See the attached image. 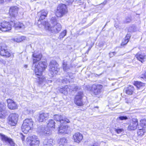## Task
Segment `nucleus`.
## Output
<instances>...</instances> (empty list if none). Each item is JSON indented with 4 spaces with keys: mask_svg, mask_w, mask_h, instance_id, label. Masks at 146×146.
<instances>
[{
    "mask_svg": "<svg viewBox=\"0 0 146 146\" xmlns=\"http://www.w3.org/2000/svg\"><path fill=\"white\" fill-rule=\"evenodd\" d=\"M66 139L65 138H61L59 141H58V143L60 145H63L66 142Z\"/></svg>",
    "mask_w": 146,
    "mask_h": 146,
    "instance_id": "nucleus-34",
    "label": "nucleus"
},
{
    "mask_svg": "<svg viewBox=\"0 0 146 146\" xmlns=\"http://www.w3.org/2000/svg\"><path fill=\"white\" fill-rule=\"evenodd\" d=\"M116 54L115 52H110L109 53V56L110 58L113 57Z\"/></svg>",
    "mask_w": 146,
    "mask_h": 146,
    "instance_id": "nucleus-44",
    "label": "nucleus"
},
{
    "mask_svg": "<svg viewBox=\"0 0 146 146\" xmlns=\"http://www.w3.org/2000/svg\"><path fill=\"white\" fill-rule=\"evenodd\" d=\"M130 36L129 35L127 34L126 35L125 38H128V40H129V38H130Z\"/></svg>",
    "mask_w": 146,
    "mask_h": 146,
    "instance_id": "nucleus-48",
    "label": "nucleus"
},
{
    "mask_svg": "<svg viewBox=\"0 0 146 146\" xmlns=\"http://www.w3.org/2000/svg\"><path fill=\"white\" fill-rule=\"evenodd\" d=\"M7 106L8 108L11 110H14L17 108L16 103L11 99H8L7 100Z\"/></svg>",
    "mask_w": 146,
    "mask_h": 146,
    "instance_id": "nucleus-17",
    "label": "nucleus"
},
{
    "mask_svg": "<svg viewBox=\"0 0 146 146\" xmlns=\"http://www.w3.org/2000/svg\"><path fill=\"white\" fill-rule=\"evenodd\" d=\"M7 46L5 44L2 43L1 44L0 47V55L6 58H9L11 56V54L7 49Z\"/></svg>",
    "mask_w": 146,
    "mask_h": 146,
    "instance_id": "nucleus-9",
    "label": "nucleus"
},
{
    "mask_svg": "<svg viewBox=\"0 0 146 146\" xmlns=\"http://www.w3.org/2000/svg\"><path fill=\"white\" fill-rule=\"evenodd\" d=\"M42 23L46 29L48 30L52 33H57L61 30V26L60 23H57L52 27L50 26V24L48 22L43 21Z\"/></svg>",
    "mask_w": 146,
    "mask_h": 146,
    "instance_id": "nucleus-2",
    "label": "nucleus"
},
{
    "mask_svg": "<svg viewBox=\"0 0 146 146\" xmlns=\"http://www.w3.org/2000/svg\"><path fill=\"white\" fill-rule=\"evenodd\" d=\"M68 12L66 6L63 4H59L58 6L56 12V15L58 17H61Z\"/></svg>",
    "mask_w": 146,
    "mask_h": 146,
    "instance_id": "nucleus-3",
    "label": "nucleus"
},
{
    "mask_svg": "<svg viewBox=\"0 0 146 146\" xmlns=\"http://www.w3.org/2000/svg\"><path fill=\"white\" fill-rule=\"evenodd\" d=\"M13 20H11L10 22L3 21L0 23V30L2 31L5 32L10 30L13 25Z\"/></svg>",
    "mask_w": 146,
    "mask_h": 146,
    "instance_id": "nucleus-5",
    "label": "nucleus"
},
{
    "mask_svg": "<svg viewBox=\"0 0 146 146\" xmlns=\"http://www.w3.org/2000/svg\"><path fill=\"white\" fill-rule=\"evenodd\" d=\"M13 23L14 25L13 26H14L15 28L17 29H23L24 28V26L23 23L20 22L15 23V21L13 20Z\"/></svg>",
    "mask_w": 146,
    "mask_h": 146,
    "instance_id": "nucleus-28",
    "label": "nucleus"
},
{
    "mask_svg": "<svg viewBox=\"0 0 146 146\" xmlns=\"http://www.w3.org/2000/svg\"><path fill=\"white\" fill-rule=\"evenodd\" d=\"M134 89L133 86H129L125 88L124 90V91H125L126 93L129 95H131L133 92Z\"/></svg>",
    "mask_w": 146,
    "mask_h": 146,
    "instance_id": "nucleus-25",
    "label": "nucleus"
},
{
    "mask_svg": "<svg viewBox=\"0 0 146 146\" xmlns=\"http://www.w3.org/2000/svg\"><path fill=\"white\" fill-rule=\"evenodd\" d=\"M68 87L70 88L69 92H72V91H76L78 89V87L74 84L69 85Z\"/></svg>",
    "mask_w": 146,
    "mask_h": 146,
    "instance_id": "nucleus-30",
    "label": "nucleus"
},
{
    "mask_svg": "<svg viewBox=\"0 0 146 146\" xmlns=\"http://www.w3.org/2000/svg\"><path fill=\"white\" fill-rule=\"evenodd\" d=\"M131 21V19L130 17H126L125 22V23H130Z\"/></svg>",
    "mask_w": 146,
    "mask_h": 146,
    "instance_id": "nucleus-43",
    "label": "nucleus"
},
{
    "mask_svg": "<svg viewBox=\"0 0 146 146\" xmlns=\"http://www.w3.org/2000/svg\"><path fill=\"white\" fill-rule=\"evenodd\" d=\"M102 88L101 85L94 84L92 86L91 91L95 95L101 93Z\"/></svg>",
    "mask_w": 146,
    "mask_h": 146,
    "instance_id": "nucleus-12",
    "label": "nucleus"
},
{
    "mask_svg": "<svg viewBox=\"0 0 146 146\" xmlns=\"http://www.w3.org/2000/svg\"><path fill=\"white\" fill-rule=\"evenodd\" d=\"M48 13V11L44 10H42L38 13V15L40 17L37 22V24L39 27L41 28L42 27L40 25L43 26L42 23V21H45L43 20L46 17Z\"/></svg>",
    "mask_w": 146,
    "mask_h": 146,
    "instance_id": "nucleus-8",
    "label": "nucleus"
},
{
    "mask_svg": "<svg viewBox=\"0 0 146 146\" xmlns=\"http://www.w3.org/2000/svg\"><path fill=\"white\" fill-rule=\"evenodd\" d=\"M20 39H21V41L23 40H25L26 38L24 36H20Z\"/></svg>",
    "mask_w": 146,
    "mask_h": 146,
    "instance_id": "nucleus-45",
    "label": "nucleus"
},
{
    "mask_svg": "<svg viewBox=\"0 0 146 146\" xmlns=\"http://www.w3.org/2000/svg\"><path fill=\"white\" fill-rule=\"evenodd\" d=\"M145 133L144 130L143 128L141 129H139L137 131V134L139 136H143Z\"/></svg>",
    "mask_w": 146,
    "mask_h": 146,
    "instance_id": "nucleus-32",
    "label": "nucleus"
},
{
    "mask_svg": "<svg viewBox=\"0 0 146 146\" xmlns=\"http://www.w3.org/2000/svg\"><path fill=\"white\" fill-rule=\"evenodd\" d=\"M12 40L15 42H19L21 41V39L20 38V36L16 37L12 39Z\"/></svg>",
    "mask_w": 146,
    "mask_h": 146,
    "instance_id": "nucleus-38",
    "label": "nucleus"
},
{
    "mask_svg": "<svg viewBox=\"0 0 146 146\" xmlns=\"http://www.w3.org/2000/svg\"><path fill=\"white\" fill-rule=\"evenodd\" d=\"M66 123H62V124H61L60 126L59 127V133H66L68 126L66 125Z\"/></svg>",
    "mask_w": 146,
    "mask_h": 146,
    "instance_id": "nucleus-22",
    "label": "nucleus"
},
{
    "mask_svg": "<svg viewBox=\"0 0 146 146\" xmlns=\"http://www.w3.org/2000/svg\"><path fill=\"white\" fill-rule=\"evenodd\" d=\"M0 139L3 143L8 144L10 146H14L15 143L13 140L4 135L0 133Z\"/></svg>",
    "mask_w": 146,
    "mask_h": 146,
    "instance_id": "nucleus-10",
    "label": "nucleus"
},
{
    "mask_svg": "<svg viewBox=\"0 0 146 146\" xmlns=\"http://www.w3.org/2000/svg\"><path fill=\"white\" fill-rule=\"evenodd\" d=\"M58 64L57 62L54 60L51 61L49 65V74L52 77H54L58 73Z\"/></svg>",
    "mask_w": 146,
    "mask_h": 146,
    "instance_id": "nucleus-4",
    "label": "nucleus"
},
{
    "mask_svg": "<svg viewBox=\"0 0 146 146\" xmlns=\"http://www.w3.org/2000/svg\"><path fill=\"white\" fill-rule=\"evenodd\" d=\"M115 27H116V28H118V25H117V23H115Z\"/></svg>",
    "mask_w": 146,
    "mask_h": 146,
    "instance_id": "nucleus-50",
    "label": "nucleus"
},
{
    "mask_svg": "<svg viewBox=\"0 0 146 146\" xmlns=\"http://www.w3.org/2000/svg\"><path fill=\"white\" fill-rule=\"evenodd\" d=\"M6 105L4 103L0 104V118H4L6 115Z\"/></svg>",
    "mask_w": 146,
    "mask_h": 146,
    "instance_id": "nucleus-16",
    "label": "nucleus"
},
{
    "mask_svg": "<svg viewBox=\"0 0 146 146\" xmlns=\"http://www.w3.org/2000/svg\"><path fill=\"white\" fill-rule=\"evenodd\" d=\"M123 131V130L122 129H115V131H116V132L118 134H119V133H121V132Z\"/></svg>",
    "mask_w": 146,
    "mask_h": 146,
    "instance_id": "nucleus-42",
    "label": "nucleus"
},
{
    "mask_svg": "<svg viewBox=\"0 0 146 146\" xmlns=\"http://www.w3.org/2000/svg\"><path fill=\"white\" fill-rule=\"evenodd\" d=\"M128 38H125L122 40V42L121 44V46H124L128 42Z\"/></svg>",
    "mask_w": 146,
    "mask_h": 146,
    "instance_id": "nucleus-39",
    "label": "nucleus"
},
{
    "mask_svg": "<svg viewBox=\"0 0 146 146\" xmlns=\"http://www.w3.org/2000/svg\"><path fill=\"white\" fill-rule=\"evenodd\" d=\"M30 146H38L39 143V141L37 136L35 135H33L29 137Z\"/></svg>",
    "mask_w": 146,
    "mask_h": 146,
    "instance_id": "nucleus-15",
    "label": "nucleus"
},
{
    "mask_svg": "<svg viewBox=\"0 0 146 146\" xmlns=\"http://www.w3.org/2000/svg\"><path fill=\"white\" fill-rule=\"evenodd\" d=\"M24 113L26 115L30 114L33 113V111L32 110H30V109H27L25 111Z\"/></svg>",
    "mask_w": 146,
    "mask_h": 146,
    "instance_id": "nucleus-37",
    "label": "nucleus"
},
{
    "mask_svg": "<svg viewBox=\"0 0 146 146\" xmlns=\"http://www.w3.org/2000/svg\"><path fill=\"white\" fill-rule=\"evenodd\" d=\"M54 118L55 120L60 122L61 124L68 123L70 122L69 120L66 118L65 116L61 115H55Z\"/></svg>",
    "mask_w": 146,
    "mask_h": 146,
    "instance_id": "nucleus-14",
    "label": "nucleus"
},
{
    "mask_svg": "<svg viewBox=\"0 0 146 146\" xmlns=\"http://www.w3.org/2000/svg\"><path fill=\"white\" fill-rule=\"evenodd\" d=\"M63 67L64 70L66 71L67 70V64L66 62H63Z\"/></svg>",
    "mask_w": 146,
    "mask_h": 146,
    "instance_id": "nucleus-41",
    "label": "nucleus"
},
{
    "mask_svg": "<svg viewBox=\"0 0 146 146\" xmlns=\"http://www.w3.org/2000/svg\"><path fill=\"white\" fill-rule=\"evenodd\" d=\"M34 57L33 59V66H35V69L34 72L36 77L38 79V82L40 84L45 80V79L41 77L42 75V72L46 67V63L45 62H40L38 64L36 62L41 60L42 56L41 54L36 55L35 53L33 54Z\"/></svg>",
    "mask_w": 146,
    "mask_h": 146,
    "instance_id": "nucleus-1",
    "label": "nucleus"
},
{
    "mask_svg": "<svg viewBox=\"0 0 146 146\" xmlns=\"http://www.w3.org/2000/svg\"><path fill=\"white\" fill-rule=\"evenodd\" d=\"M70 78L69 77H67L66 78H64L62 81V82H65L66 83H68V82H70Z\"/></svg>",
    "mask_w": 146,
    "mask_h": 146,
    "instance_id": "nucleus-40",
    "label": "nucleus"
},
{
    "mask_svg": "<svg viewBox=\"0 0 146 146\" xmlns=\"http://www.w3.org/2000/svg\"><path fill=\"white\" fill-rule=\"evenodd\" d=\"M33 128V127L26 125L24 123H23L22 124L21 127V129L23 131L24 133L26 134L30 132V131Z\"/></svg>",
    "mask_w": 146,
    "mask_h": 146,
    "instance_id": "nucleus-20",
    "label": "nucleus"
},
{
    "mask_svg": "<svg viewBox=\"0 0 146 146\" xmlns=\"http://www.w3.org/2000/svg\"><path fill=\"white\" fill-rule=\"evenodd\" d=\"M0 62L3 64H5L6 62L3 59H0Z\"/></svg>",
    "mask_w": 146,
    "mask_h": 146,
    "instance_id": "nucleus-47",
    "label": "nucleus"
},
{
    "mask_svg": "<svg viewBox=\"0 0 146 146\" xmlns=\"http://www.w3.org/2000/svg\"><path fill=\"white\" fill-rule=\"evenodd\" d=\"M128 119L127 117L126 116H121L118 117L117 119V120L119 121V120H126Z\"/></svg>",
    "mask_w": 146,
    "mask_h": 146,
    "instance_id": "nucleus-36",
    "label": "nucleus"
},
{
    "mask_svg": "<svg viewBox=\"0 0 146 146\" xmlns=\"http://www.w3.org/2000/svg\"><path fill=\"white\" fill-rule=\"evenodd\" d=\"M34 122L31 119H26L23 121V123L33 127Z\"/></svg>",
    "mask_w": 146,
    "mask_h": 146,
    "instance_id": "nucleus-29",
    "label": "nucleus"
},
{
    "mask_svg": "<svg viewBox=\"0 0 146 146\" xmlns=\"http://www.w3.org/2000/svg\"><path fill=\"white\" fill-rule=\"evenodd\" d=\"M27 66L26 65L25 66V68H27Z\"/></svg>",
    "mask_w": 146,
    "mask_h": 146,
    "instance_id": "nucleus-53",
    "label": "nucleus"
},
{
    "mask_svg": "<svg viewBox=\"0 0 146 146\" xmlns=\"http://www.w3.org/2000/svg\"><path fill=\"white\" fill-rule=\"evenodd\" d=\"M18 10V7L17 6L11 7L10 8L9 14L13 18L17 15Z\"/></svg>",
    "mask_w": 146,
    "mask_h": 146,
    "instance_id": "nucleus-18",
    "label": "nucleus"
},
{
    "mask_svg": "<svg viewBox=\"0 0 146 146\" xmlns=\"http://www.w3.org/2000/svg\"><path fill=\"white\" fill-rule=\"evenodd\" d=\"M134 84L137 87L138 89L143 90L145 89V84L141 82H135Z\"/></svg>",
    "mask_w": 146,
    "mask_h": 146,
    "instance_id": "nucleus-24",
    "label": "nucleus"
},
{
    "mask_svg": "<svg viewBox=\"0 0 146 146\" xmlns=\"http://www.w3.org/2000/svg\"><path fill=\"white\" fill-rule=\"evenodd\" d=\"M142 78H143L146 79V71L143 75H142Z\"/></svg>",
    "mask_w": 146,
    "mask_h": 146,
    "instance_id": "nucleus-46",
    "label": "nucleus"
},
{
    "mask_svg": "<svg viewBox=\"0 0 146 146\" xmlns=\"http://www.w3.org/2000/svg\"><path fill=\"white\" fill-rule=\"evenodd\" d=\"M37 133L40 136H47L51 134V131L48 128H45L43 125L39 126L37 129Z\"/></svg>",
    "mask_w": 146,
    "mask_h": 146,
    "instance_id": "nucleus-6",
    "label": "nucleus"
},
{
    "mask_svg": "<svg viewBox=\"0 0 146 146\" xmlns=\"http://www.w3.org/2000/svg\"><path fill=\"white\" fill-rule=\"evenodd\" d=\"M50 23L54 25H55L58 23H57L56 19L55 17H52L50 21Z\"/></svg>",
    "mask_w": 146,
    "mask_h": 146,
    "instance_id": "nucleus-35",
    "label": "nucleus"
},
{
    "mask_svg": "<svg viewBox=\"0 0 146 146\" xmlns=\"http://www.w3.org/2000/svg\"><path fill=\"white\" fill-rule=\"evenodd\" d=\"M54 141L51 139H45L43 141L44 146H52L54 144Z\"/></svg>",
    "mask_w": 146,
    "mask_h": 146,
    "instance_id": "nucleus-27",
    "label": "nucleus"
},
{
    "mask_svg": "<svg viewBox=\"0 0 146 146\" xmlns=\"http://www.w3.org/2000/svg\"><path fill=\"white\" fill-rule=\"evenodd\" d=\"M21 134L22 135V136L21 137L22 139V141L24 140L25 139V136L23 135L22 133H21Z\"/></svg>",
    "mask_w": 146,
    "mask_h": 146,
    "instance_id": "nucleus-49",
    "label": "nucleus"
},
{
    "mask_svg": "<svg viewBox=\"0 0 146 146\" xmlns=\"http://www.w3.org/2000/svg\"><path fill=\"white\" fill-rule=\"evenodd\" d=\"M137 59L141 62L144 61V60L146 58V56L144 54L138 53L136 55Z\"/></svg>",
    "mask_w": 146,
    "mask_h": 146,
    "instance_id": "nucleus-26",
    "label": "nucleus"
},
{
    "mask_svg": "<svg viewBox=\"0 0 146 146\" xmlns=\"http://www.w3.org/2000/svg\"><path fill=\"white\" fill-rule=\"evenodd\" d=\"M18 115L12 113L10 115L8 118V123L11 126H14L17 124L18 119Z\"/></svg>",
    "mask_w": 146,
    "mask_h": 146,
    "instance_id": "nucleus-7",
    "label": "nucleus"
},
{
    "mask_svg": "<svg viewBox=\"0 0 146 146\" xmlns=\"http://www.w3.org/2000/svg\"><path fill=\"white\" fill-rule=\"evenodd\" d=\"M83 97V93L82 92H78L76 96L74 102L78 106H81L83 104L82 99Z\"/></svg>",
    "mask_w": 146,
    "mask_h": 146,
    "instance_id": "nucleus-13",
    "label": "nucleus"
},
{
    "mask_svg": "<svg viewBox=\"0 0 146 146\" xmlns=\"http://www.w3.org/2000/svg\"><path fill=\"white\" fill-rule=\"evenodd\" d=\"M107 3V1H104L103 2V3L104 5L106 4Z\"/></svg>",
    "mask_w": 146,
    "mask_h": 146,
    "instance_id": "nucleus-52",
    "label": "nucleus"
},
{
    "mask_svg": "<svg viewBox=\"0 0 146 146\" xmlns=\"http://www.w3.org/2000/svg\"><path fill=\"white\" fill-rule=\"evenodd\" d=\"M138 125V120L136 118L132 119L127 127V129L129 131H133L136 130Z\"/></svg>",
    "mask_w": 146,
    "mask_h": 146,
    "instance_id": "nucleus-11",
    "label": "nucleus"
},
{
    "mask_svg": "<svg viewBox=\"0 0 146 146\" xmlns=\"http://www.w3.org/2000/svg\"><path fill=\"white\" fill-rule=\"evenodd\" d=\"M49 116L48 113H40L38 119V121L40 122H43Z\"/></svg>",
    "mask_w": 146,
    "mask_h": 146,
    "instance_id": "nucleus-23",
    "label": "nucleus"
},
{
    "mask_svg": "<svg viewBox=\"0 0 146 146\" xmlns=\"http://www.w3.org/2000/svg\"><path fill=\"white\" fill-rule=\"evenodd\" d=\"M95 108H98V106H96L95 107Z\"/></svg>",
    "mask_w": 146,
    "mask_h": 146,
    "instance_id": "nucleus-54",
    "label": "nucleus"
},
{
    "mask_svg": "<svg viewBox=\"0 0 146 146\" xmlns=\"http://www.w3.org/2000/svg\"><path fill=\"white\" fill-rule=\"evenodd\" d=\"M55 126V122L53 120L50 119L49 120L47 123V126L48 127L54 128Z\"/></svg>",
    "mask_w": 146,
    "mask_h": 146,
    "instance_id": "nucleus-31",
    "label": "nucleus"
},
{
    "mask_svg": "<svg viewBox=\"0 0 146 146\" xmlns=\"http://www.w3.org/2000/svg\"><path fill=\"white\" fill-rule=\"evenodd\" d=\"M66 30H64L61 32L58 38L60 39L63 38L66 35Z\"/></svg>",
    "mask_w": 146,
    "mask_h": 146,
    "instance_id": "nucleus-33",
    "label": "nucleus"
},
{
    "mask_svg": "<svg viewBox=\"0 0 146 146\" xmlns=\"http://www.w3.org/2000/svg\"><path fill=\"white\" fill-rule=\"evenodd\" d=\"M6 0H0V1L1 2H4V1H6Z\"/></svg>",
    "mask_w": 146,
    "mask_h": 146,
    "instance_id": "nucleus-51",
    "label": "nucleus"
},
{
    "mask_svg": "<svg viewBox=\"0 0 146 146\" xmlns=\"http://www.w3.org/2000/svg\"><path fill=\"white\" fill-rule=\"evenodd\" d=\"M58 90L61 93L66 95L69 92L70 88L68 86L66 85L64 86L58 88Z\"/></svg>",
    "mask_w": 146,
    "mask_h": 146,
    "instance_id": "nucleus-21",
    "label": "nucleus"
},
{
    "mask_svg": "<svg viewBox=\"0 0 146 146\" xmlns=\"http://www.w3.org/2000/svg\"><path fill=\"white\" fill-rule=\"evenodd\" d=\"M73 138L75 142L78 143L83 139V136L82 134L79 132H77L73 135Z\"/></svg>",
    "mask_w": 146,
    "mask_h": 146,
    "instance_id": "nucleus-19",
    "label": "nucleus"
}]
</instances>
